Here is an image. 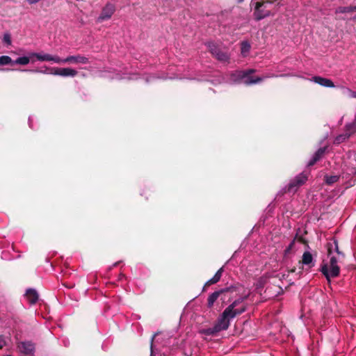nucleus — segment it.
Wrapping results in <instances>:
<instances>
[{"mask_svg": "<svg viewBox=\"0 0 356 356\" xmlns=\"http://www.w3.org/2000/svg\"><path fill=\"white\" fill-rule=\"evenodd\" d=\"M238 304L239 300L234 301L218 317L214 324L215 329L218 332L227 330L230 324V320L245 311V305H242L238 308H236Z\"/></svg>", "mask_w": 356, "mask_h": 356, "instance_id": "obj_1", "label": "nucleus"}, {"mask_svg": "<svg viewBox=\"0 0 356 356\" xmlns=\"http://www.w3.org/2000/svg\"><path fill=\"white\" fill-rule=\"evenodd\" d=\"M200 333L207 336H212L218 333V331L215 329V326L213 325L212 327L201 330Z\"/></svg>", "mask_w": 356, "mask_h": 356, "instance_id": "obj_22", "label": "nucleus"}, {"mask_svg": "<svg viewBox=\"0 0 356 356\" xmlns=\"http://www.w3.org/2000/svg\"><path fill=\"white\" fill-rule=\"evenodd\" d=\"M156 336V334L153 335V337H152V339H151V352H152V354L153 353V345H152V342H153V340L154 339Z\"/></svg>", "mask_w": 356, "mask_h": 356, "instance_id": "obj_32", "label": "nucleus"}, {"mask_svg": "<svg viewBox=\"0 0 356 356\" xmlns=\"http://www.w3.org/2000/svg\"><path fill=\"white\" fill-rule=\"evenodd\" d=\"M223 293V291H216L212 293L207 299V305L208 307L211 308L213 307L214 302L220 298V293Z\"/></svg>", "mask_w": 356, "mask_h": 356, "instance_id": "obj_18", "label": "nucleus"}, {"mask_svg": "<svg viewBox=\"0 0 356 356\" xmlns=\"http://www.w3.org/2000/svg\"><path fill=\"white\" fill-rule=\"evenodd\" d=\"M208 47L212 54L218 60L221 62H227L229 60V56L227 54L222 51L216 44L209 43Z\"/></svg>", "mask_w": 356, "mask_h": 356, "instance_id": "obj_8", "label": "nucleus"}, {"mask_svg": "<svg viewBox=\"0 0 356 356\" xmlns=\"http://www.w3.org/2000/svg\"><path fill=\"white\" fill-rule=\"evenodd\" d=\"M355 127V129H356V122H353V123H352V124H348V127L349 128V127Z\"/></svg>", "mask_w": 356, "mask_h": 356, "instance_id": "obj_34", "label": "nucleus"}, {"mask_svg": "<svg viewBox=\"0 0 356 356\" xmlns=\"http://www.w3.org/2000/svg\"><path fill=\"white\" fill-rule=\"evenodd\" d=\"M354 19H355V20H356V16H355V17H354Z\"/></svg>", "mask_w": 356, "mask_h": 356, "instance_id": "obj_41", "label": "nucleus"}, {"mask_svg": "<svg viewBox=\"0 0 356 356\" xmlns=\"http://www.w3.org/2000/svg\"><path fill=\"white\" fill-rule=\"evenodd\" d=\"M20 353L28 356H33L35 352V345L31 341H22L18 345Z\"/></svg>", "mask_w": 356, "mask_h": 356, "instance_id": "obj_9", "label": "nucleus"}, {"mask_svg": "<svg viewBox=\"0 0 356 356\" xmlns=\"http://www.w3.org/2000/svg\"><path fill=\"white\" fill-rule=\"evenodd\" d=\"M32 121H33L32 118L29 117V125L30 128H31V129L33 128Z\"/></svg>", "mask_w": 356, "mask_h": 356, "instance_id": "obj_33", "label": "nucleus"}, {"mask_svg": "<svg viewBox=\"0 0 356 356\" xmlns=\"http://www.w3.org/2000/svg\"><path fill=\"white\" fill-rule=\"evenodd\" d=\"M309 81L325 88L335 87V85L334 84L331 79L323 78L318 76H313L312 79H309Z\"/></svg>", "mask_w": 356, "mask_h": 356, "instance_id": "obj_11", "label": "nucleus"}, {"mask_svg": "<svg viewBox=\"0 0 356 356\" xmlns=\"http://www.w3.org/2000/svg\"><path fill=\"white\" fill-rule=\"evenodd\" d=\"M30 57H34L40 62H52L54 63L60 64V57L57 55L44 52H31Z\"/></svg>", "mask_w": 356, "mask_h": 356, "instance_id": "obj_4", "label": "nucleus"}, {"mask_svg": "<svg viewBox=\"0 0 356 356\" xmlns=\"http://www.w3.org/2000/svg\"><path fill=\"white\" fill-rule=\"evenodd\" d=\"M307 179V177L304 174H300L297 177H295L293 180H292L288 186V191L289 192L295 191L296 188L303 184L306 180Z\"/></svg>", "mask_w": 356, "mask_h": 356, "instance_id": "obj_10", "label": "nucleus"}, {"mask_svg": "<svg viewBox=\"0 0 356 356\" xmlns=\"http://www.w3.org/2000/svg\"><path fill=\"white\" fill-rule=\"evenodd\" d=\"M245 47H246V50L248 49V47H250V45L246 43L245 44Z\"/></svg>", "mask_w": 356, "mask_h": 356, "instance_id": "obj_37", "label": "nucleus"}, {"mask_svg": "<svg viewBox=\"0 0 356 356\" xmlns=\"http://www.w3.org/2000/svg\"><path fill=\"white\" fill-rule=\"evenodd\" d=\"M339 177L337 175L330 176V177H326V183L328 184H332L333 183H335L338 181Z\"/></svg>", "mask_w": 356, "mask_h": 356, "instance_id": "obj_28", "label": "nucleus"}, {"mask_svg": "<svg viewBox=\"0 0 356 356\" xmlns=\"http://www.w3.org/2000/svg\"><path fill=\"white\" fill-rule=\"evenodd\" d=\"M321 272L327 280L330 281V278L336 277L339 275L340 268L338 264H333L328 262L322 266Z\"/></svg>", "mask_w": 356, "mask_h": 356, "instance_id": "obj_5", "label": "nucleus"}, {"mask_svg": "<svg viewBox=\"0 0 356 356\" xmlns=\"http://www.w3.org/2000/svg\"><path fill=\"white\" fill-rule=\"evenodd\" d=\"M243 0H237L238 3L242 2Z\"/></svg>", "mask_w": 356, "mask_h": 356, "instance_id": "obj_39", "label": "nucleus"}, {"mask_svg": "<svg viewBox=\"0 0 356 356\" xmlns=\"http://www.w3.org/2000/svg\"><path fill=\"white\" fill-rule=\"evenodd\" d=\"M348 124L346 125V128H347V131L348 133H346L345 134H342V135H339L336 138H335V142L337 143H342L343 141H344L346 138H348L351 134H353L354 131H356V129L355 127H348Z\"/></svg>", "mask_w": 356, "mask_h": 356, "instance_id": "obj_16", "label": "nucleus"}, {"mask_svg": "<svg viewBox=\"0 0 356 356\" xmlns=\"http://www.w3.org/2000/svg\"><path fill=\"white\" fill-rule=\"evenodd\" d=\"M115 10L112 4H107L102 10V12L98 17L99 21H103L109 19L113 14Z\"/></svg>", "mask_w": 356, "mask_h": 356, "instance_id": "obj_13", "label": "nucleus"}, {"mask_svg": "<svg viewBox=\"0 0 356 356\" xmlns=\"http://www.w3.org/2000/svg\"><path fill=\"white\" fill-rule=\"evenodd\" d=\"M32 57H30V53H29L28 56L18 57L16 60H13V64L26 65L30 63V59Z\"/></svg>", "mask_w": 356, "mask_h": 356, "instance_id": "obj_20", "label": "nucleus"}, {"mask_svg": "<svg viewBox=\"0 0 356 356\" xmlns=\"http://www.w3.org/2000/svg\"><path fill=\"white\" fill-rule=\"evenodd\" d=\"M245 78V71H235L230 74L227 81L231 84H237L241 83Z\"/></svg>", "mask_w": 356, "mask_h": 356, "instance_id": "obj_12", "label": "nucleus"}, {"mask_svg": "<svg viewBox=\"0 0 356 356\" xmlns=\"http://www.w3.org/2000/svg\"><path fill=\"white\" fill-rule=\"evenodd\" d=\"M222 272H223V268H220L216 273V274L214 275V276L211 278L210 280H209L204 284V288L206 286H209V285H211V284H216L217 283L221 278L222 277Z\"/></svg>", "mask_w": 356, "mask_h": 356, "instance_id": "obj_17", "label": "nucleus"}, {"mask_svg": "<svg viewBox=\"0 0 356 356\" xmlns=\"http://www.w3.org/2000/svg\"><path fill=\"white\" fill-rule=\"evenodd\" d=\"M312 262L313 257L312 254L308 251L305 252L302 255V264L305 265H310Z\"/></svg>", "mask_w": 356, "mask_h": 356, "instance_id": "obj_21", "label": "nucleus"}, {"mask_svg": "<svg viewBox=\"0 0 356 356\" xmlns=\"http://www.w3.org/2000/svg\"><path fill=\"white\" fill-rule=\"evenodd\" d=\"M124 277V275H120V279L121 280V279H122V277Z\"/></svg>", "mask_w": 356, "mask_h": 356, "instance_id": "obj_38", "label": "nucleus"}, {"mask_svg": "<svg viewBox=\"0 0 356 356\" xmlns=\"http://www.w3.org/2000/svg\"><path fill=\"white\" fill-rule=\"evenodd\" d=\"M325 148H320L313 156L312 159L309 161L308 165H313L323 155Z\"/></svg>", "mask_w": 356, "mask_h": 356, "instance_id": "obj_19", "label": "nucleus"}, {"mask_svg": "<svg viewBox=\"0 0 356 356\" xmlns=\"http://www.w3.org/2000/svg\"><path fill=\"white\" fill-rule=\"evenodd\" d=\"M329 262L333 264H337L339 256L343 257V254L339 250L338 243L336 241L327 244Z\"/></svg>", "mask_w": 356, "mask_h": 356, "instance_id": "obj_6", "label": "nucleus"}, {"mask_svg": "<svg viewBox=\"0 0 356 356\" xmlns=\"http://www.w3.org/2000/svg\"><path fill=\"white\" fill-rule=\"evenodd\" d=\"M89 59L80 54L68 56L66 58H60V64H88Z\"/></svg>", "mask_w": 356, "mask_h": 356, "instance_id": "obj_7", "label": "nucleus"}, {"mask_svg": "<svg viewBox=\"0 0 356 356\" xmlns=\"http://www.w3.org/2000/svg\"><path fill=\"white\" fill-rule=\"evenodd\" d=\"M262 80L261 78L257 77V79H254L251 77L250 74L246 71V84H255L258 82L261 81Z\"/></svg>", "mask_w": 356, "mask_h": 356, "instance_id": "obj_25", "label": "nucleus"}, {"mask_svg": "<svg viewBox=\"0 0 356 356\" xmlns=\"http://www.w3.org/2000/svg\"><path fill=\"white\" fill-rule=\"evenodd\" d=\"M152 78H153V76H151L146 77V82L147 83L149 82L150 79H152Z\"/></svg>", "mask_w": 356, "mask_h": 356, "instance_id": "obj_35", "label": "nucleus"}, {"mask_svg": "<svg viewBox=\"0 0 356 356\" xmlns=\"http://www.w3.org/2000/svg\"><path fill=\"white\" fill-rule=\"evenodd\" d=\"M343 93L351 98H356V92L351 90L350 88L344 86H341Z\"/></svg>", "mask_w": 356, "mask_h": 356, "instance_id": "obj_23", "label": "nucleus"}, {"mask_svg": "<svg viewBox=\"0 0 356 356\" xmlns=\"http://www.w3.org/2000/svg\"><path fill=\"white\" fill-rule=\"evenodd\" d=\"M25 296L28 301L31 305L36 303L38 300V293L35 289H27Z\"/></svg>", "mask_w": 356, "mask_h": 356, "instance_id": "obj_14", "label": "nucleus"}, {"mask_svg": "<svg viewBox=\"0 0 356 356\" xmlns=\"http://www.w3.org/2000/svg\"><path fill=\"white\" fill-rule=\"evenodd\" d=\"M292 245H293V243H291V245H289V248L286 250V251H289V249L291 248Z\"/></svg>", "mask_w": 356, "mask_h": 356, "instance_id": "obj_36", "label": "nucleus"}, {"mask_svg": "<svg viewBox=\"0 0 356 356\" xmlns=\"http://www.w3.org/2000/svg\"><path fill=\"white\" fill-rule=\"evenodd\" d=\"M271 2L261 1V2H252L250 6L254 9V16L256 19L260 20L271 15L269 6Z\"/></svg>", "mask_w": 356, "mask_h": 356, "instance_id": "obj_2", "label": "nucleus"}, {"mask_svg": "<svg viewBox=\"0 0 356 356\" xmlns=\"http://www.w3.org/2000/svg\"><path fill=\"white\" fill-rule=\"evenodd\" d=\"M8 64H13V60L8 56H0V65H6Z\"/></svg>", "mask_w": 356, "mask_h": 356, "instance_id": "obj_24", "label": "nucleus"}, {"mask_svg": "<svg viewBox=\"0 0 356 356\" xmlns=\"http://www.w3.org/2000/svg\"><path fill=\"white\" fill-rule=\"evenodd\" d=\"M49 68L46 70H24L23 71L31 72H40L43 74H51L56 76H60L63 77H74L77 75L78 72L70 67L64 68H52L51 72H48Z\"/></svg>", "mask_w": 356, "mask_h": 356, "instance_id": "obj_3", "label": "nucleus"}, {"mask_svg": "<svg viewBox=\"0 0 356 356\" xmlns=\"http://www.w3.org/2000/svg\"><path fill=\"white\" fill-rule=\"evenodd\" d=\"M241 54H243L245 52V41L241 42Z\"/></svg>", "mask_w": 356, "mask_h": 356, "instance_id": "obj_31", "label": "nucleus"}, {"mask_svg": "<svg viewBox=\"0 0 356 356\" xmlns=\"http://www.w3.org/2000/svg\"><path fill=\"white\" fill-rule=\"evenodd\" d=\"M6 346V341L3 335H0V348H3Z\"/></svg>", "mask_w": 356, "mask_h": 356, "instance_id": "obj_30", "label": "nucleus"}, {"mask_svg": "<svg viewBox=\"0 0 356 356\" xmlns=\"http://www.w3.org/2000/svg\"><path fill=\"white\" fill-rule=\"evenodd\" d=\"M353 11H354V7L352 6L339 7L336 10L337 13H350Z\"/></svg>", "mask_w": 356, "mask_h": 356, "instance_id": "obj_27", "label": "nucleus"}, {"mask_svg": "<svg viewBox=\"0 0 356 356\" xmlns=\"http://www.w3.org/2000/svg\"><path fill=\"white\" fill-rule=\"evenodd\" d=\"M354 10H356V6H354Z\"/></svg>", "mask_w": 356, "mask_h": 356, "instance_id": "obj_40", "label": "nucleus"}, {"mask_svg": "<svg viewBox=\"0 0 356 356\" xmlns=\"http://www.w3.org/2000/svg\"><path fill=\"white\" fill-rule=\"evenodd\" d=\"M3 42L5 43H6L7 44H10L11 43V39H10V36L9 34L6 33L3 36Z\"/></svg>", "mask_w": 356, "mask_h": 356, "instance_id": "obj_29", "label": "nucleus"}, {"mask_svg": "<svg viewBox=\"0 0 356 356\" xmlns=\"http://www.w3.org/2000/svg\"><path fill=\"white\" fill-rule=\"evenodd\" d=\"M234 289L231 288H226L224 289L218 290V291H223L220 293V299L222 302L229 301L231 298V295L234 292Z\"/></svg>", "mask_w": 356, "mask_h": 356, "instance_id": "obj_15", "label": "nucleus"}, {"mask_svg": "<svg viewBox=\"0 0 356 356\" xmlns=\"http://www.w3.org/2000/svg\"><path fill=\"white\" fill-rule=\"evenodd\" d=\"M115 78L118 79H130V80H134V79H138V74H129V75H127V74L119 75V74H117Z\"/></svg>", "mask_w": 356, "mask_h": 356, "instance_id": "obj_26", "label": "nucleus"}]
</instances>
